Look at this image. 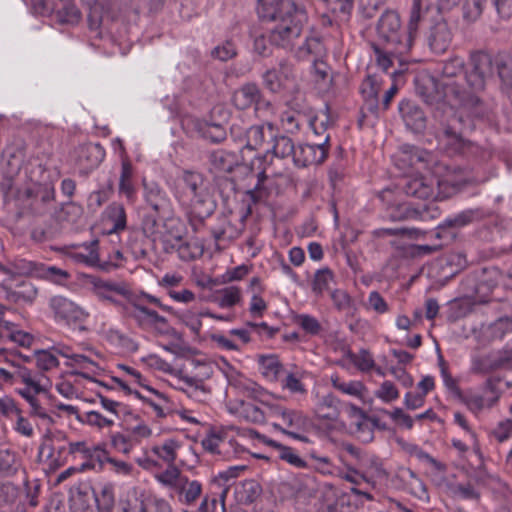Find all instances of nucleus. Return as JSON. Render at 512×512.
I'll return each instance as SVG.
<instances>
[{
  "instance_id": "obj_41",
  "label": "nucleus",
  "mask_w": 512,
  "mask_h": 512,
  "mask_svg": "<svg viewBox=\"0 0 512 512\" xmlns=\"http://www.w3.org/2000/svg\"><path fill=\"white\" fill-rule=\"evenodd\" d=\"M428 12L429 6L424 5L422 0H413L407 25V29L411 36H413V40L415 39L421 22L425 20Z\"/></svg>"
},
{
  "instance_id": "obj_14",
  "label": "nucleus",
  "mask_w": 512,
  "mask_h": 512,
  "mask_svg": "<svg viewBox=\"0 0 512 512\" xmlns=\"http://www.w3.org/2000/svg\"><path fill=\"white\" fill-rule=\"evenodd\" d=\"M234 106L239 110H246L254 107L255 111L271 107L269 101L262 96L260 88L255 83H246L239 87L232 97Z\"/></svg>"
},
{
  "instance_id": "obj_26",
  "label": "nucleus",
  "mask_w": 512,
  "mask_h": 512,
  "mask_svg": "<svg viewBox=\"0 0 512 512\" xmlns=\"http://www.w3.org/2000/svg\"><path fill=\"white\" fill-rule=\"evenodd\" d=\"M326 55V49L321 35L316 31H310L305 37V41L295 51V57L300 61H308L323 58Z\"/></svg>"
},
{
  "instance_id": "obj_55",
  "label": "nucleus",
  "mask_w": 512,
  "mask_h": 512,
  "mask_svg": "<svg viewBox=\"0 0 512 512\" xmlns=\"http://www.w3.org/2000/svg\"><path fill=\"white\" fill-rule=\"evenodd\" d=\"M240 415L247 421L255 424H262L266 420L265 409L252 402L241 403Z\"/></svg>"
},
{
  "instance_id": "obj_34",
  "label": "nucleus",
  "mask_w": 512,
  "mask_h": 512,
  "mask_svg": "<svg viewBox=\"0 0 512 512\" xmlns=\"http://www.w3.org/2000/svg\"><path fill=\"white\" fill-rule=\"evenodd\" d=\"M186 205L190 207L192 216L201 222L210 217L216 208V203L208 191L189 199Z\"/></svg>"
},
{
  "instance_id": "obj_38",
  "label": "nucleus",
  "mask_w": 512,
  "mask_h": 512,
  "mask_svg": "<svg viewBox=\"0 0 512 512\" xmlns=\"http://www.w3.org/2000/svg\"><path fill=\"white\" fill-rule=\"evenodd\" d=\"M262 493L261 485L254 479L245 480L236 487L235 496L240 504L253 503Z\"/></svg>"
},
{
  "instance_id": "obj_16",
  "label": "nucleus",
  "mask_w": 512,
  "mask_h": 512,
  "mask_svg": "<svg viewBox=\"0 0 512 512\" xmlns=\"http://www.w3.org/2000/svg\"><path fill=\"white\" fill-rule=\"evenodd\" d=\"M49 307L57 322H64L66 324L78 323L84 321L87 317V314L81 307L63 296L58 295L50 298Z\"/></svg>"
},
{
  "instance_id": "obj_53",
  "label": "nucleus",
  "mask_w": 512,
  "mask_h": 512,
  "mask_svg": "<svg viewBox=\"0 0 512 512\" xmlns=\"http://www.w3.org/2000/svg\"><path fill=\"white\" fill-rule=\"evenodd\" d=\"M403 449L412 457L417 458L421 462L428 463L437 471L444 470L445 466L430 454L426 453L421 447L413 443H406Z\"/></svg>"
},
{
  "instance_id": "obj_29",
  "label": "nucleus",
  "mask_w": 512,
  "mask_h": 512,
  "mask_svg": "<svg viewBox=\"0 0 512 512\" xmlns=\"http://www.w3.org/2000/svg\"><path fill=\"white\" fill-rule=\"evenodd\" d=\"M118 193L125 197L128 203L134 204L136 202L137 188L134 184V168L128 159H124L121 163Z\"/></svg>"
},
{
  "instance_id": "obj_25",
  "label": "nucleus",
  "mask_w": 512,
  "mask_h": 512,
  "mask_svg": "<svg viewBox=\"0 0 512 512\" xmlns=\"http://www.w3.org/2000/svg\"><path fill=\"white\" fill-rule=\"evenodd\" d=\"M165 252H176L178 257L185 262L200 258L204 253V245L198 238L184 239L172 243L170 240L165 241Z\"/></svg>"
},
{
  "instance_id": "obj_36",
  "label": "nucleus",
  "mask_w": 512,
  "mask_h": 512,
  "mask_svg": "<svg viewBox=\"0 0 512 512\" xmlns=\"http://www.w3.org/2000/svg\"><path fill=\"white\" fill-rule=\"evenodd\" d=\"M96 512H113L115 504L114 487L112 484H98L93 487Z\"/></svg>"
},
{
  "instance_id": "obj_12",
  "label": "nucleus",
  "mask_w": 512,
  "mask_h": 512,
  "mask_svg": "<svg viewBox=\"0 0 512 512\" xmlns=\"http://www.w3.org/2000/svg\"><path fill=\"white\" fill-rule=\"evenodd\" d=\"M330 135L326 134L322 142L302 144L296 147L293 162L297 167L318 165L325 161L329 152Z\"/></svg>"
},
{
  "instance_id": "obj_20",
  "label": "nucleus",
  "mask_w": 512,
  "mask_h": 512,
  "mask_svg": "<svg viewBox=\"0 0 512 512\" xmlns=\"http://www.w3.org/2000/svg\"><path fill=\"white\" fill-rule=\"evenodd\" d=\"M402 189L407 196L423 200H434L435 179L433 176H410L406 178Z\"/></svg>"
},
{
  "instance_id": "obj_51",
  "label": "nucleus",
  "mask_w": 512,
  "mask_h": 512,
  "mask_svg": "<svg viewBox=\"0 0 512 512\" xmlns=\"http://www.w3.org/2000/svg\"><path fill=\"white\" fill-rule=\"evenodd\" d=\"M237 54V46L232 38L226 39L221 44L215 46L210 53L213 59L222 62H226L235 58Z\"/></svg>"
},
{
  "instance_id": "obj_18",
  "label": "nucleus",
  "mask_w": 512,
  "mask_h": 512,
  "mask_svg": "<svg viewBox=\"0 0 512 512\" xmlns=\"http://www.w3.org/2000/svg\"><path fill=\"white\" fill-rule=\"evenodd\" d=\"M144 202L155 214L170 211V199L163 188L156 182L142 180Z\"/></svg>"
},
{
  "instance_id": "obj_24",
  "label": "nucleus",
  "mask_w": 512,
  "mask_h": 512,
  "mask_svg": "<svg viewBox=\"0 0 512 512\" xmlns=\"http://www.w3.org/2000/svg\"><path fill=\"white\" fill-rule=\"evenodd\" d=\"M178 379L181 383L179 390L187 397L199 403H206L210 399L211 388L205 384L203 379L182 372H180Z\"/></svg>"
},
{
  "instance_id": "obj_61",
  "label": "nucleus",
  "mask_w": 512,
  "mask_h": 512,
  "mask_svg": "<svg viewBox=\"0 0 512 512\" xmlns=\"http://www.w3.org/2000/svg\"><path fill=\"white\" fill-rule=\"evenodd\" d=\"M35 358L37 367L42 371H49L59 366L58 358L50 348L35 351Z\"/></svg>"
},
{
  "instance_id": "obj_1",
  "label": "nucleus",
  "mask_w": 512,
  "mask_h": 512,
  "mask_svg": "<svg viewBox=\"0 0 512 512\" xmlns=\"http://www.w3.org/2000/svg\"><path fill=\"white\" fill-rule=\"evenodd\" d=\"M377 38L371 43L377 65L383 70L393 65L394 59L407 54L413 45V36L401 23L397 12L386 10L376 24Z\"/></svg>"
},
{
  "instance_id": "obj_2",
  "label": "nucleus",
  "mask_w": 512,
  "mask_h": 512,
  "mask_svg": "<svg viewBox=\"0 0 512 512\" xmlns=\"http://www.w3.org/2000/svg\"><path fill=\"white\" fill-rule=\"evenodd\" d=\"M470 69L465 75L468 88L457 82L444 84V96L454 105L467 108L480 104L478 93L485 87L486 78L492 74V59L487 53L477 51L470 55Z\"/></svg>"
},
{
  "instance_id": "obj_63",
  "label": "nucleus",
  "mask_w": 512,
  "mask_h": 512,
  "mask_svg": "<svg viewBox=\"0 0 512 512\" xmlns=\"http://www.w3.org/2000/svg\"><path fill=\"white\" fill-rule=\"evenodd\" d=\"M334 280V274L329 268H322L316 271L313 280V291L321 294L324 290L329 288V285Z\"/></svg>"
},
{
  "instance_id": "obj_45",
  "label": "nucleus",
  "mask_w": 512,
  "mask_h": 512,
  "mask_svg": "<svg viewBox=\"0 0 512 512\" xmlns=\"http://www.w3.org/2000/svg\"><path fill=\"white\" fill-rule=\"evenodd\" d=\"M182 235V223L176 218H167L162 223L161 236L159 240L162 241L165 246V241L170 240L172 243L181 241Z\"/></svg>"
},
{
  "instance_id": "obj_37",
  "label": "nucleus",
  "mask_w": 512,
  "mask_h": 512,
  "mask_svg": "<svg viewBox=\"0 0 512 512\" xmlns=\"http://www.w3.org/2000/svg\"><path fill=\"white\" fill-rule=\"evenodd\" d=\"M17 381L25 384V387L33 389L34 393H45L47 391L46 384L43 380L49 382L43 374L33 373L26 367L17 366L16 369Z\"/></svg>"
},
{
  "instance_id": "obj_27",
  "label": "nucleus",
  "mask_w": 512,
  "mask_h": 512,
  "mask_svg": "<svg viewBox=\"0 0 512 512\" xmlns=\"http://www.w3.org/2000/svg\"><path fill=\"white\" fill-rule=\"evenodd\" d=\"M483 212L479 208L466 209L457 214L447 217L438 226L435 233L436 238H441L440 230L447 228L460 229L482 218Z\"/></svg>"
},
{
  "instance_id": "obj_19",
  "label": "nucleus",
  "mask_w": 512,
  "mask_h": 512,
  "mask_svg": "<svg viewBox=\"0 0 512 512\" xmlns=\"http://www.w3.org/2000/svg\"><path fill=\"white\" fill-rule=\"evenodd\" d=\"M399 113L405 126L414 133H421L427 125L423 109L414 101L404 99L399 103Z\"/></svg>"
},
{
  "instance_id": "obj_57",
  "label": "nucleus",
  "mask_w": 512,
  "mask_h": 512,
  "mask_svg": "<svg viewBox=\"0 0 512 512\" xmlns=\"http://www.w3.org/2000/svg\"><path fill=\"white\" fill-rule=\"evenodd\" d=\"M20 467L15 452L8 449L0 450V473L5 476L14 475Z\"/></svg>"
},
{
  "instance_id": "obj_48",
  "label": "nucleus",
  "mask_w": 512,
  "mask_h": 512,
  "mask_svg": "<svg viewBox=\"0 0 512 512\" xmlns=\"http://www.w3.org/2000/svg\"><path fill=\"white\" fill-rule=\"evenodd\" d=\"M296 147L292 139L285 135L275 136L271 152L274 156L284 159L286 157H294Z\"/></svg>"
},
{
  "instance_id": "obj_23",
  "label": "nucleus",
  "mask_w": 512,
  "mask_h": 512,
  "mask_svg": "<svg viewBox=\"0 0 512 512\" xmlns=\"http://www.w3.org/2000/svg\"><path fill=\"white\" fill-rule=\"evenodd\" d=\"M429 48L436 54L444 53L452 41V32L445 20H439L430 26L426 35Z\"/></svg>"
},
{
  "instance_id": "obj_40",
  "label": "nucleus",
  "mask_w": 512,
  "mask_h": 512,
  "mask_svg": "<svg viewBox=\"0 0 512 512\" xmlns=\"http://www.w3.org/2000/svg\"><path fill=\"white\" fill-rule=\"evenodd\" d=\"M180 448V444L175 439H166L160 445H154L151 448L153 454L159 459L165 462L168 467H176L175 460L177 458V450Z\"/></svg>"
},
{
  "instance_id": "obj_47",
  "label": "nucleus",
  "mask_w": 512,
  "mask_h": 512,
  "mask_svg": "<svg viewBox=\"0 0 512 512\" xmlns=\"http://www.w3.org/2000/svg\"><path fill=\"white\" fill-rule=\"evenodd\" d=\"M294 323L299 326L305 334L318 336L323 332V327L319 320L310 314H297L293 318Z\"/></svg>"
},
{
  "instance_id": "obj_33",
  "label": "nucleus",
  "mask_w": 512,
  "mask_h": 512,
  "mask_svg": "<svg viewBox=\"0 0 512 512\" xmlns=\"http://www.w3.org/2000/svg\"><path fill=\"white\" fill-rule=\"evenodd\" d=\"M212 491L206 494L201 501L198 511L199 512H226L225 498L227 495V487L220 485H213L211 482Z\"/></svg>"
},
{
  "instance_id": "obj_44",
  "label": "nucleus",
  "mask_w": 512,
  "mask_h": 512,
  "mask_svg": "<svg viewBox=\"0 0 512 512\" xmlns=\"http://www.w3.org/2000/svg\"><path fill=\"white\" fill-rule=\"evenodd\" d=\"M241 300V291L236 286L225 287L216 292L213 301L221 308H231Z\"/></svg>"
},
{
  "instance_id": "obj_59",
  "label": "nucleus",
  "mask_w": 512,
  "mask_h": 512,
  "mask_svg": "<svg viewBox=\"0 0 512 512\" xmlns=\"http://www.w3.org/2000/svg\"><path fill=\"white\" fill-rule=\"evenodd\" d=\"M361 91L366 101L371 106H376L378 103V94L380 92V84L375 76L368 75L363 81Z\"/></svg>"
},
{
  "instance_id": "obj_60",
  "label": "nucleus",
  "mask_w": 512,
  "mask_h": 512,
  "mask_svg": "<svg viewBox=\"0 0 512 512\" xmlns=\"http://www.w3.org/2000/svg\"><path fill=\"white\" fill-rule=\"evenodd\" d=\"M464 68V60L460 57H453L445 61L442 65V76L447 79L443 85L448 82H455L452 78L461 75Z\"/></svg>"
},
{
  "instance_id": "obj_50",
  "label": "nucleus",
  "mask_w": 512,
  "mask_h": 512,
  "mask_svg": "<svg viewBox=\"0 0 512 512\" xmlns=\"http://www.w3.org/2000/svg\"><path fill=\"white\" fill-rule=\"evenodd\" d=\"M56 448L53 445V439L50 435L46 434L44 436L43 442L39 447L38 458L40 461H47L49 466H61L63 464V459H59L55 456Z\"/></svg>"
},
{
  "instance_id": "obj_46",
  "label": "nucleus",
  "mask_w": 512,
  "mask_h": 512,
  "mask_svg": "<svg viewBox=\"0 0 512 512\" xmlns=\"http://www.w3.org/2000/svg\"><path fill=\"white\" fill-rule=\"evenodd\" d=\"M135 500L138 512H171L169 503L162 498L149 495Z\"/></svg>"
},
{
  "instance_id": "obj_21",
  "label": "nucleus",
  "mask_w": 512,
  "mask_h": 512,
  "mask_svg": "<svg viewBox=\"0 0 512 512\" xmlns=\"http://www.w3.org/2000/svg\"><path fill=\"white\" fill-rule=\"evenodd\" d=\"M93 486L81 482L70 490V508L72 512H96Z\"/></svg>"
},
{
  "instance_id": "obj_58",
  "label": "nucleus",
  "mask_w": 512,
  "mask_h": 512,
  "mask_svg": "<svg viewBox=\"0 0 512 512\" xmlns=\"http://www.w3.org/2000/svg\"><path fill=\"white\" fill-rule=\"evenodd\" d=\"M331 382L335 389L344 394L361 397L364 390V385L360 381L344 382L338 375L331 376Z\"/></svg>"
},
{
  "instance_id": "obj_43",
  "label": "nucleus",
  "mask_w": 512,
  "mask_h": 512,
  "mask_svg": "<svg viewBox=\"0 0 512 512\" xmlns=\"http://www.w3.org/2000/svg\"><path fill=\"white\" fill-rule=\"evenodd\" d=\"M68 365L79 368L74 373L88 380L92 379L91 374H96L100 369L96 362L83 354H74Z\"/></svg>"
},
{
  "instance_id": "obj_39",
  "label": "nucleus",
  "mask_w": 512,
  "mask_h": 512,
  "mask_svg": "<svg viewBox=\"0 0 512 512\" xmlns=\"http://www.w3.org/2000/svg\"><path fill=\"white\" fill-rule=\"evenodd\" d=\"M212 168L217 172H231L237 165L236 155L225 150H215L209 157Z\"/></svg>"
},
{
  "instance_id": "obj_4",
  "label": "nucleus",
  "mask_w": 512,
  "mask_h": 512,
  "mask_svg": "<svg viewBox=\"0 0 512 512\" xmlns=\"http://www.w3.org/2000/svg\"><path fill=\"white\" fill-rule=\"evenodd\" d=\"M157 482L168 491L171 499H177L182 505H194L202 494V484L190 480L177 467H167L155 475Z\"/></svg>"
},
{
  "instance_id": "obj_10",
  "label": "nucleus",
  "mask_w": 512,
  "mask_h": 512,
  "mask_svg": "<svg viewBox=\"0 0 512 512\" xmlns=\"http://www.w3.org/2000/svg\"><path fill=\"white\" fill-rule=\"evenodd\" d=\"M273 428L281 433L290 436L293 439L309 442L304 433L308 432L311 428V421L300 410L289 409L282 420V424L273 423Z\"/></svg>"
},
{
  "instance_id": "obj_22",
  "label": "nucleus",
  "mask_w": 512,
  "mask_h": 512,
  "mask_svg": "<svg viewBox=\"0 0 512 512\" xmlns=\"http://www.w3.org/2000/svg\"><path fill=\"white\" fill-rule=\"evenodd\" d=\"M435 179V195L434 200H444L456 193L466 186V180L458 173L447 170L441 176L434 177Z\"/></svg>"
},
{
  "instance_id": "obj_17",
  "label": "nucleus",
  "mask_w": 512,
  "mask_h": 512,
  "mask_svg": "<svg viewBox=\"0 0 512 512\" xmlns=\"http://www.w3.org/2000/svg\"><path fill=\"white\" fill-rule=\"evenodd\" d=\"M26 207L35 216L44 215L55 198V190L50 185H35L25 191Z\"/></svg>"
},
{
  "instance_id": "obj_31",
  "label": "nucleus",
  "mask_w": 512,
  "mask_h": 512,
  "mask_svg": "<svg viewBox=\"0 0 512 512\" xmlns=\"http://www.w3.org/2000/svg\"><path fill=\"white\" fill-rule=\"evenodd\" d=\"M301 33L302 32L298 29L297 24L292 28L275 24V26L270 30L269 41L277 47L291 50Z\"/></svg>"
},
{
  "instance_id": "obj_49",
  "label": "nucleus",
  "mask_w": 512,
  "mask_h": 512,
  "mask_svg": "<svg viewBox=\"0 0 512 512\" xmlns=\"http://www.w3.org/2000/svg\"><path fill=\"white\" fill-rule=\"evenodd\" d=\"M337 402L336 397L331 394L323 396L316 407L317 416L321 419L335 420L338 416Z\"/></svg>"
},
{
  "instance_id": "obj_54",
  "label": "nucleus",
  "mask_w": 512,
  "mask_h": 512,
  "mask_svg": "<svg viewBox=\"0 0 512 512\" xmlns=\"http://www.w3.org/2000/svg\"><path fill=\"white\" fill-rule=\"evenodd\" d=\"M1 326L6 329L7 337L10 340L22 347H29L34 341V338L31 334L16 329L15 324L12 322L4 320L1 322Z\"/></svg>"
},
{
  "instance_id": "obj_6",
  "label": "nucleus",
  "mask_w": 512,
  "mask_h": 512,
  "mask_svg": "<svg viewBox=\"0 0 512 512\" xmlns=\"http://www.w3.org/2000/svg\"><path fill=\"white\" fill-rule=\"evenodd\" d=\"M90 284L91 292L100 302L118 309L125 308L120 298L129 301L131 297V291L124 282L93 277Z\"/></svg>"
},
{
  "instance_id": "obj_7",
  "label": "nucleus",
  "mask_w": 512,
  "mask_h": 512,
  "mask_svg": "<svg viewBox=\"0 0 512 512\" xmlns=\"http://www.w3.org/2000/svg\"><path fill=\"white\" fill-rule=\"evenodd\" d=\"M266 129H268L271 134L273 124L267 123L266 125L258 124L247 126L243 121L239 120L233 122L230 126V136L235 142L239 143L242 148L257 150L262 147L265 142Z\"/></svg>"
},
{
  "instance_id": "obj_5",
  "label": "nucleus",
  "mask_w": 512,
  "mask_h": 512,
  "mask_svg": "<svg viewBox=\"0 0 512 512\" xmlns=\"http://www.w3.org/2000/svg\"><path fill=\"white\" fill-rule=\"evenodd\" d=\"M145 301L157 307L161 305L159 298L146 292H141L138 296L131 294L129 302L133 310L130 312V317L142 329H153L158 334L168 335L172 330L168 324V320L159 315L155 310L145 306Z\"/></svg>"
},
{
  "instance_id": "obj_52",
  "label": "nucleus",
  "mask_w": 512,
  "mask_h": 512,
  "mask_svg": "<svg viewBox=\"0 0 512 512\" xmlns=\"http://www.w3.org/2000/svg\"><path fill=\"white\" fill-rule=\"evenodd\" d=\"M346 356L362 372H368L375 367L373 356L366 349H361L358 353L349 350Z\"/></svg>"
},
{
  "instance_id": "obj_32",
  "label": "nucleus",
  "mask_w": 512,
  "mask_h": 512,
  "mask_svg": "<svg viewBox=\"0 0 512 512\" xmlns=\"http://www.w3.org/2000/svg\"><path fill=\"white\" fill-rule=\"evenodd\" d=\"M39 264L26 259H15L7 264L0 263V274L6 280H15L17 276H37Z\"/></svg>"
},
{
  "instance_id": "obj_30",
  "label": "nucleus",
  "mask_w": 512,
  "mask_h": 512,
  "mask_svg": "<svg viewBox=\"0 0 512 512\" xmlns=\"http://www.w3.org/2000/svg\"><path fill=\"white\" fill-rule=\"evenodd\" d=\"M431 154L420 147L403 145L398 155V162L405 166L415 167L416 169L425 168L429 162Z\"/></svg>"
},
{
  "instance_id": "obj_8",
  "label": "nucleus",
  "mask_w": 512,
  "mask_h": 512,
  "mask_svg": "<svg viewBox=\"0 0 512 512\" xmlns=\"http://www.w3.org/2000/svg\"><path fill=\"white\" fill-rule=\"evenodd\" d=\"M260 16L263 19L275 22L279 26L292 28L297 24L301 32L303 31L304 24L307 22L306 11L298 7L292 0L282 1L277 7L260 14Z\"/></svg>"
},
{
  "instance_id": "obj_15",
  "label": "nucleus",
  "mask_w": 512,
  "mask_h": 512,
  "mask_svg": "<svg viewBox=\"0 0 512 512\" xmlns=\"http://www.w3.org/2000/svg\"><path fill=\"white\" fill-rule=\"evenodd\" d=\"M76 163L81 176H88L105 158V149L99 143H85L76 148Z\"/></svg>"
},
{
  "instance_id": "obj_56",
  "label": "nucleus",
  "mask_w": 512,
  "mask_h": 512,
  "mask_svg": "<svg viewBox=\"0 0 512 512\" xmlns=\"http://www.w3.org/2000/svg\"><path fill=\"white\" fill-rule=\"evenodd\" d=\"M96 459L101 463H109L112 466V470L121 475H129L133 466L125 461L117 460L110 457L104 449H96Z\"/></svg>"
},
{
  "instance_id": "obj_35",
  "label": "nucleus",
  "mask_w": 512,
  "mask_h": 512,
  "mask_svg": "<svg viewBox=\"0 0 512 512\" xmlns=\"http://www.w3.org/2000/svg\"><path fill=\"white\" fill-rule=\"evenodd\" d=\"M104 215L111 223V227L107 230V234H118L126 229L127 215L125 208L121 203L112 202L109 204L104 211Z\"/></svg>"
},
{
  "instance_id": "obj_9",
  "label": "nucleus",
  "mask_w": 512,
  "mask_h": 512,
  "mask_svg": "<svg viewBox=\"0 0 512 512\" xmlns=\"http://www.w3.org/2000/svg\"><path fill=\"white\" fill-rule=\"evenodd\" d=\"M38 295V289L28 280L16 281L3 279L0 282V299L9 304L32 305Z\"/></svg>"
},
{
  "instance_id": "obj_64",
  "label": "nucleus",
  "mask_w": 512,
  "mask_h": 512,
  "mask_svg": "<svg viewBox=\"0 0 512 512\" xmlns=\"http://www.w3.org/2000/svg\"><path fill=\"white\" fill-rule=\"evenodd\" d=\"M331 299L338 311L350 312L354 308V301L345 290L336 289L332 291Z\"/></svg>"
},
{
  "instance_id": "obj_3",
  "label": "nucleus",
  "mask_w": 512,
  "mask_h": 512,
  "mask_svg": "<svg viewBox=\"0 0 512 512\" xmlns=\"http://www.w3.org/2000/svg\"><path fill=\"white\" fill-rule=\"evenodd\" d=\"M433 119L436 122L435 136L449 154L474 151L476 146L463 137L462 116L455 112L452 105L439 104L433 113Z\"/></svg>"
},
{
  "instance_id": "obj_42",
  "label": "nucleus",
  "mask_w": 512,
  "mask_h": 512,
  "mask_svg": "<svg viewBox=\"0 0 512 512\" xmlns=\"http://www.w3.org/2000/svg\"><path fill=\"white\" fill-rule=\"evenodd\" d=\"M265 443L278 451V457L296 468H305L306 462L289 446L282 445L275 440L268 439Z\"/></svg>"
},
{
  "instance_id": "obj_62",
  "label": "nucleus",
  "mask_w": 512,
  "mask_h": 512,
  "mask_svg": "<svg viewBox=\"0 0 512 512\" xmlns=\"http://www.w3.org/2000/svg\"><path fill=\"white\" fill-rule=\"evenodd\" d=\"M280 122L282 128L289 134H296L300 131L302 125L306 122L304 119L294 114V112L283 111Z\"/></svg>"
},
{
  "instance_id": "obj_28",
  "label": "nucleus",
  "mask_w": 512,
  "mask_h": 512,
  "mask_svg": "<svg viewBox=\"0 0 512 512\" xmlns=\"http://www.w3.org/2000/svg\"><path fill=\"white\" fill-rule=\"evenodd\" d=\"M497 278L498 270L496 268H479L467 277V281L472 282L470 291L479 294L495 287L498 282Z\"/></svg>"
},
{
  "instance_id": "obj_11",
  "label": "nucleus",
  "mask_w": 512,
  "mask_h": 512,
  "mask_svg": "<svg viewBox=\"0 0 512 512\" xmlns=\"http://www.w3.org/2000/svg\"><path fill=\"white\" fill-rule=\"evenodd\" d=\"M250 213L251 209L248 207L237 216L235 222L232 216L221 215L218 218V224L211 230L214 240L219 243L237 239L242 234L245 228V220Z\"/></svg>"
},
{
  "instance_id": "obj_13",
  "label": "nucleus",
  "mask_w": 512,
  "mask_h": 512,
  "mask_svg": "<svg viewBox=\"0 0 512 512\" xmlns=\"http://www.w3.org/2000/svg\"><path fill=\"white\" fill-rule=\"evenodd\" d=\"M208 191L204 176L196 171H184L179 177L175 196L181 204H187L188 200L201 196Z\"/></svg>"
}]
</instances>
